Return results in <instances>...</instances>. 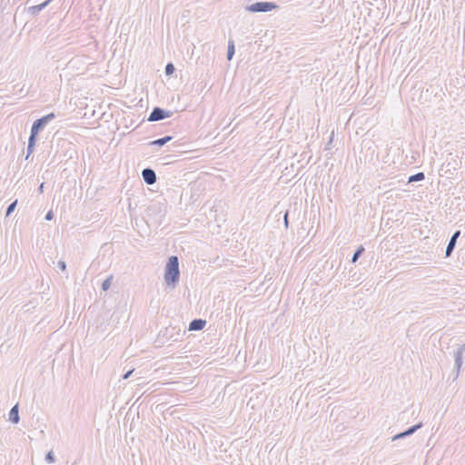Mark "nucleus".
Wrapping results in <instances>:
<instances>
[{"label": "nucleus", "instance_id": "1", "mask_svg": "<svg viewBox=\"0 0 465 465\" xmlns=\"http://www.w3.org/2000/svg\"><path fill=\"white\" fill-rule=\"evenodd\" d=\"M164 281L168 287L174 288L180 280L179 259L177 256L169 257L164 268Z\"/></svg>", "mask_w": 465, "mask_h": 465}, {"label": "nucleus", "instance_id": "2", "mask_svg": "<svg viewBox=\"0 0 465 465\" xmlns=\"http://www.w3.org/2000/svg\"><path fill=\"white\" fill-rule=\"evenodd\" d=\"M278 5L274 2H256L245 7L250 13H267L277 9Z\"/></svg>", "mask_w": 465, "mask_h": 465}, {"label": "nucleus", "instance_id": "3", "mask_svg": "<svg viewBox=\"0 0 465 465\" xmlns=\"http://www.w3.org/2000/svg\"><path fill=\"white\" fill-rule=\"evenodd\" d=\"M55 118L54 113H50L39 119H36L32 126L31 131L36 133L37 134L46 126V124Z\"/></svg>", "mask_w": 465, "mask_h": 465}, {"label": "nucleus", "instance_id": "4", "mask_svg": "<svg viewBox=\"0 0 465 465\" xmlns=\"http://www.w3.org/2000/svg\"><path fill=\"white\" fill-rule=\"evenodd\" d=\"M172 115L173 112L166 111L161 107L156 106L153 109L147 120L149 122H157L171 117Z\"/></svg>", "mask_w": 465, "mask_h": 465}, {"label": "nucleus", "instance_id": "5", "mask_svg": "<svg viewBox=\"0 0 465 465\" xmlns=\"http://www.w3.org/2000/svg\"><path fill=\"white\" fill-rule=\"evenodd\" d=\"M464 352H465V343L463 345L460 346L454 353V360H455L454 368L456 370L455 378H457L460 374V368H461L462 362H463L462 355Z\"/></svg>", "mask_w": 465, "mask_h": 465}, {"label": "nucleus", "instance_id": "6", "mask_svg": "<svg viewBox=\"0 0 465 465\" xmlns=\"http://www.w3.org/2000/svg\"><path fill=\"white\" fill-rule=\"evenodd\" d=\"M421 427H422V422H419V423H417V424L408 428L404 431L400 432V433L394 435L391 438V440L394 441V440H398L409 437V436L412 435L413 433H415Z\"/></svg>", "mask_w": 465, "mask_h": 465}, {"label": "nucleus", "instance_id": "7", "mask_svg": "<svg viewBox=\"0 0 465 465\" xmlns=\"http://www.w3.org/2000/svg\"><path fill=\"white\" fill-rule=\"evenodd\" d=\"M142 177L144 183L148 185H152L156 182V173L152 168H144L142 171Z\"/></svg>", "mask_w": 465, "mask_h": 465}, {"label": "nucleus", "instance_id": "8", "mask_svg": "<svg viewBox=\"0 0 465 465\" xmlns=\"http://www.w3.org/2000/svg\"><path fill=\"white\" fill-rule=\"evenodd\" d=\"M460 234V231H456L450 237L445 251V257H450L451 255L453 250L455 249L457 239L459 238Z\"/></svg>", "mask_w": 465, "mask_h": 465}, {"label": "nucleus", "instance_id": "9", "mask_svg": "<svg viewBox=\"0 0 465 465\" xmlns=\"http://www.w3.org/2000/svg\"><path fill=\"white\" fill-rule=\"evenodd\" d=\"M206 325V321L203 319H193L189 323V331H201L204 328Z\"/></svg>", "mask_w": 465, "mask_h": 465}, {"label": "nucleus", "instance_id": "10", "mask_svg": "<svg viewBox=\"0 0 465 465\" xmlns=\"http://www.w3.org/2000/svg\"><path fill=\"white\" fill-rule=\"evenodd\" d=\"M54 0H46V1L43 2L42 4H40V5L30 6L28 8V12L32 15H36L39 14V12H41L43 9H45Z\"/></svg>", "mask_w": 465, "mask_h": 465}, {"label": "nucleus", "instance_id": "11", "mask_svg": "<svg viewBox=\"0 0 465 465\" xmlns=\"http://www.w3.org/2000/svg\"><path fill=\"white\" fill-rule=\"evenodd\" d=\"M9 420L13 424H17L20 420L18 404L13 406L9 411Z\"/></svg>", "mask_w": 465, "mask_h": 465}, {"label": "nucleus", "instance_id": "12", "mask_svg": "<svg viewBox=\"0 0 465 465\" xmlns=\"http://www.w3.org/2000/svg\"><path fill=\"white\" fill-rule=\"evenodd\" d=\"M172 139H173V136L166 135V136H163L162 138H159V139H156V140H153V141L150 142L149 145H151V146H163V145L166 144L168 142H170Z\"/></svg>", "mask_w": 465, "mask_h": 465}, {"label": "nucleus", "instance_id": "13", "mask_svg": "<svg viewBox=\"0 0 465 465\" xmlns=\"http://www.w3.org/2000/svg\"><path fill=\"white\" fill-rule=\"evenodd\" d=\"M425 179V174L422 172L412 174L409 177L408 183H414L423 181Z\"/></svg>", "mask_w": 465, "mask_h": 465}, {"label": "nucleus", "instance_id": "14", "mask_svg": "<svg viewBox=\"0 0 465 465\" xmlns=\"http://www.w3.org/2000/svg\"><path fill=\"white\" fill-rule=\"evenodd\" d=\"M235 48H234V43L232 40H230L228 42V49H227V59L230 61L232 60V56L234 55Z\"/></svg>", "mask_w": 465, "mask_h": 465}, {"label": "nucleus", "instance_id": "15", "mask_svg": "<svg viewBox=\"0 0 465 465\" xmlns=\"http://www.w3.org/2000/svg\"><path fill=\"white\" fill-rule=\"evenodd\" d=\"M365 249L362 245H360L356 251L354 252L353 253V256L351 258V262H356L358 261V259L362 255V253L364 252Z\"/></svg>", "mask_w": 465, "mask_h": 465}, {"label": "nucleus", "instance_id": "16", "mask_svg": "<svg viewBox=\"0 0 465 465\" xmlns=\"http://www.w3.org/2000/svg\"><path fill=\"white\" fill-rule=\"evenodd\" d=\"M112 281H113V276L110 275L109 277H107L102 283V290L103 291H107L110 287H111V284H112Z\"/></svg>", "mask_w": 465, "mask_h": 465}, {"label": "nucleus", "instance_id": "17", "mask_svg": "<svg viewBox=\"0 0 465 465\" xmlns=\"http://www.w3.org/2000/svg\"><path fill=\"white\" fill-rule=\"evenodd\" d=\"M17 200H15L13 203H11L7 208H6V211H5V215L6 216H9L15 209L16 205H17Z\"/></svg>", "mask_w": 465, "mask_h": 465}, {"label": "nucleus", "instance_id": "18", "mask_svg": "<svg viewBox=\"0 0 465 465\" xmlns=\"http://www.w3.org/2000/svg\"><path fill=\"white\" fill-rule=\"evenodd\" d=\"M37 136H38V134L36 133L30 131V136L28 138V144L35 146V143L37 141Z\"/></svg>", "mask_w": 465, "mask_h": 465}, {"label": "nucleus", "instance_id": "19", "mask_svg": "<svg viewBox=\"0 0 465 465\" xmlns=\"http://www.w3.org/2000/svg\"><path fill=\"white\" fill-rule=\"evenodd\" d=\"M175 71V67L173 63H168L165 66V74L172 75Z\"/></svg>", "mask_w": 465, "mask_h": 465}, {"label": "nucleus", "instance_id": "20", "mask_svg": "<svg viewBox=\"0 0 465 465\" xmlns=\"http://www.w3.org/2000/svg\"><path fill=\"white\" fill-rule=\"evenodd\" d=\"M45 461L48 463H54L55 461V456L52 450L46 453Z\"/></svg>", "mask_w": 465, "mask_h": 465}, {"label": "nucleus", "instance_id": "21", "mask_svg": "<svg viewBox=\"0 0 465 465\" xmlns=\"http://www.w3.org/2000/svg\"><path fill=\"white\" fill-rule=\"evenodd\" d=\"M57 267L64 272L66 270V262L61 260L57 262Z\"/></svg>", "mask_w": 465, "mask_h": 465}, {"label": "nucleus", "instance_id": "22", "mask_svg": "<svg viewBox=\"0 0 465 465\" xmlns=\"http://www.w3.org/2000/svg\"><path fill=\"white\" fill-rule=\"evenodd\" d=\"M35 147V145L27 144V154L25 157L26 159L30 156L31 153H33Z\"/></svg>", "mask_w": 465, "mask_h": 465}, {"label": "nucleus", "instance_id": "23", "mask_svg": "<svg viewBox=\"0 0 465 465\" xmlns=\"http://www.w3.org/2000/svg\"><path fill=\"white\" fill-rule=\"evenodd\" d=\"M45 219L46 221H51V220H53V219H54V213H53V211H52V210H50V211H48V212H47V213L45 214Z\"/></svg>", "mask_w": 465, "mask_h": 465}, {"label": "nucleus", "instance_id": "24", "mask_svg": "<svg viewBox=\"0 0 465 465\" xmlns=\"http://www.w3.org/2000/svg\"><path fill=\"white\" fill-rule=\"evenodd\" d=\"M283 221H284L285 228H288V225H289L288 212L285 213V214L283 216Z\"/></svg>", "mask_w": 465, "mask_h": 465}, {"label": "nucleus", "instance_id": "25", "mask_svg": "<svg viewBox=\"0 0 465 465\" xmlns=\"http://www.w3.org/2000/svg\"><path fill=\"white\" fill-rule=\"evenodd\" d=\"M133 372H134V369H133V370L128 371L127 372H125V373L123 375V379H124V380L128 379V378L131 376V374H132Z\"/></svg>", "mask_w": 465, "mask_h": 465}, {"label": "nucleus", "instance_id": "26", "mask_svg": "<svg viewBox=\"0 0 465 465\" xmlns=\"http://www.w3.org/2000/svg\"><path fill=\"white\" fill-rule=\"evenodd\" d=\"M44 186H45V183H42L39 185V187H38V192H39L40 193H43V192H44Z\"/></svg>", "mask_w": 465, "mask_h": 465}]
</instances>
